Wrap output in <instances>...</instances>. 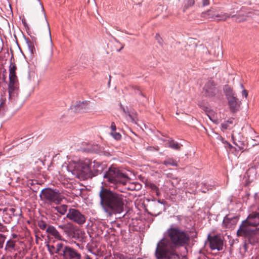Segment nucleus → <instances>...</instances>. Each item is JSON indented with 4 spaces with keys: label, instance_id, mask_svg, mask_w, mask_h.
I'll return each instance as SVG.
<instances>
[{
    "label": "nucleus",
    "instance_id": "nucleus-2",
    "mask_svg": "<svg viewBox=\"0 0 259 259\" xmlns=\"http://www.w3.org/2000/svg\"><path fill=\"white\" fill-rule=\"evenodd\" d=\"M99 197L102 209L108 217L123 211L124 196L123 195L102 186Z\"/></svg>",
    "mask_w": 259,
    "mask_h": 259
},
{
    "label": "nucleus",
    "instance_id": "nucleus-27",
    "mask_svg": "<svg viewBox=\"0 0 259 259\" xmlns=\"http://www.w3.org/2000/svg\"><path fill=\"white\" fill-rule=\"evenodd\" d=\"M231 17L233 18H235V20L237 22H240L244 21L246 20L245 17L244 16H239V15H232L231 16Z\"/></svg>",
    "mask_w": 259,
    "mask_h": 259
},
{
    "label": "nucleus",
    "instance_id": "nucleus-44",
    "mask_svg": "<svg viewBox=\"0 0 259 259\" xmlns=\"http://www.w3.org/2000/svg\"><path fill=\"white\" fill-rule=\"evenodd\" d=\"M227 122H229V124H232V123H233L232 120H228Z\"/></svg>",
    "mask_w": 259,
    "mask_h": 259
},
{
    "label": "nucleus",
    "instance_id": "nucleus-3",
    "mask_svg": "<svg viewBox=\"0 0 259 259\" xmlns=\"http://www.w3.org/2000/svg\"><path fill=\"white\" fill-rule=\"evenodd\" d=\"M259 225V211L250 213L243 221L237 231L238 237H243L248 243L254 245L259 242V228H253Z\"/></svg>",
    "mask_w": 259,
    "mask_h": 259
},
{
    "label": "nucleus",
    "instance_id": "nucleus-41",
    "mask_svg": "<svg viewBox=\"0 0 259 259\" xmlns=\"http://www.w3.org/2000/svg\"><path fill=\"white\" fill-rule=\"evenodd\" d=\"M90 170V167L89 166H85V167L84 168V171L85 172H87Z\"/></svg>",
    "mask_w": 259,
    "mask_h": 259
},
{
    "label": "nucleus",
    "instance_id": "nucleus-32",
    "mask_svg": "<svg viewBox=\"0 0 259 259\" xmlns=\"http://www.w3.org/2000/svg\"><path fill=\"white\" fill-rule=\"evenodd\" d=\"M229 126V122H225L221 124V126L223 130H227Z\"/></svg>",
    "mask_w": 259,
    "mask_h": 259
},
{
    "label": "nucleus",
    "instance_id": "nucleus-33",
    "mask_svg": "<svg viewBox=\"0 0 259 259\" xmlns=\"http://www.w3.org/2000/svg\"><path fill=\"white\" fill-rule=\"evenodd\" d=\"M210 0H200V3L202 4V6L204 7L209 4Z\"/></svg>",
    "mask_w": 259,
    "mask_h": 259
},
{
    "label": "nucleus",
    "instance_id": "nucleus-18",
    "mask_svg": "<svg viewBox=\"0 0 259 259\" xmlns=\"http://www.w3.org/2000/svg\"><path fill=\"white\" fill-rule=\"evenodd\" d=\"M58 228L63 230L65 234H69L72 231L73 225L70 223H67L66 224L59 225Z\"/></svg>",
    "mask_w": 259,
    "mask_h": 259
},
{
    "label": "nucleus",
    "instance_id": "nucleus-6",
    "mask_svg": "<svg viewBox=\"0 0 259 259\" xmlns=\"http://www.w3.org/2000/svg\"><path fill=\"white\" fill-rule=\"evenodd\" d=\"M55 252L63 259H80L81 257V254L76 250L62 243L56 245Z\"/></svg>",
    "mask_w": 259,
    "mask_h": 259
},
{
    "label": "nucleus",
    "instance_id": "nucleus-49",
    "mask_svg": "<svg viewBox=\"0 0 259 259\" xmlns=\"http://www.w3.org/2000/svg\"><path fill=\"white\" fill-rule=\"evenodd\" d=\"M110 80H109V82H108V84H110Z\"/></svg>",
    "mask_w": 259,
    "mask_h": 259
},
{
    "label": "nucleus",
    "instance_id": "nucleus-9",
    "mask_svg": "<svg viewBox=\"0 0 259 259\" xmlns=\"http://www.w3.org/2000/svg\"><path fill=\"white\" fill-rule=\"evenodd\" d=\"M157 259H181L176 250H155Z\"/></svg>",
    "mask_w": 259,
    "mask_h": 259
},
{
    "label": "nucleus",
    "instance_id": "nucleus-17",
    "mask_svg": "<svg viewBox=\"0 0 259 259\" xmlns=\"http://www.w3.org/2000/svg\"><path fill=\"white\" fill-rule=\"evenodd\" d=\"M7 231L6 226H4L0 222V255L2 254L1 249L3 248L4 243L6 238L5 235L2 233L6 232Z\"/></svg>",
    "mask_w": 259,
    "mask_h": 259
},
{
    "label": "nucleus",
    "instance_id": "nucleus-25",
    "mask_svg": "<svg viewBox=\"0 0 259 259\" xmlns=\"http://www.w3.org/2000/svg\"><path fill=\"white\" fill-rule=\"evenodd\" d=\"M15 246V242L11 239L8 240L5 246V250H9L10 249H14Z\"/></svg>",
    "mask_w": 259,
    "mask_h": 259
},
{
    "label": "nucleus",
    "instance_id": "nucleus-40",
    "mask_svg": "<svg viewBox=\"0 0 259 259\" xmlns=\"http://www.w3.org/2000/svg\"><path fill=\"white\" fill-rule=\"evenodd\" d=\"M47 22V25H48V27L49 33L50 37V39H51V33L50 28V26H49V23L48 22Z\"/></svg>",
    "mask_w": 259,
    "mask_h": 259
},
{
    "label": "nucleus",
    "instance_id": "nucleus-34",
    "mask_svg": "<svg viewBox=\"0 0 259 259\" xmlns=\"http://www.w3.org/2000/svg\"><path fill=\"white\" fill-rule=\"evenodd\" d=\"M194 0H188V3H187V6L188 7H190V6H192L194 5Z\"/></svg>",
    "mask_w": 259,
    "mask_h": 259
},
{
    "label": "nucleus",
    "instance_id": "nucleus-13",
    "mask_svg": "<svg viewBox=\"0 0 259 259\" xmlns=\"http://www.w3.org/2000/svg\"><path fill=\"white\" fill-rule=\"evenodd\" d=\"M19 91V87H8L9 100L12 103L17 101Z\"/></svg>",
    "mask_w": 259,
    "mask_h": 259
},
{
    "label": "nucleus",
    "instance_id": "nucleus-48",
    "mask_svg": "<svg viewBox=\"0 0 259 259\" xmlns=\"http://www.w3.org/2000/svg\"><path fill=\"white\" fill-rule=\"evenodd\" d=\"M240 86H241V87L242 89L243 88V85H242V84H241V85H240Z\"/></svg>",
    "mask_w": 259,
    "mask_h": 259
},
{
    "label": "nucleus",
    "instance_id": "nucleus-14",
    "mask_svg": "<svg viewBox=\"0 0 259 259\" xmlns=\"http://www.w3.org/2000/svg\"><path fill=\"white\" fill-rule=\"evenodd\" d=\"M46 232L49 235L53 236L58 240H62L63 239L59 231L53 226H49L47 228Z\"/></svg>",
    "mask_w": 259,
    "mask_h": 259
},
{
    "label": "nucleus",
    "instance_id": "nucleus-1",
    "mask_svg": "<svg viewBox=\"0 0 259 259\" xmlns=\"http://www.w3.org/2000/svg\"><path fill=\"white\" fill-rule=\"evenodd\" d=\"M190 236L187 231L171 225L157 244L156 250H176L177 247L189 244Z\"/></svg>",
    "mask_w": 259,
    "mask_h": 259
},
{
    "label": "nucleus",
    "instance_id": "nucleus-23",
    "mask_svg": "<svg viewBox=\"0 0 259 259\" xmlns=\"http://www.w3.org/2000/svg\"><path fill=\"white\" fill-rule=\"evenodd\" d=\"M26 46L27 49L31 54H33L35 51V48L34 46L33 42L31 41L29 39L27 38L26 39Z\"/></svg>",
    "mask_w": 259,
    "mask_h": 259
},
{
    "label": "nucleus",
    "instance_id": "nucleus-16",
    "mask_svg": "<svg viewBox=\"0 0 259 259\" xmlns=\"http://www.w3.org/2000/svg\"><path fill=\"white\" fill-rule=\"evenodd\" d=\"M237 217L229 218L228 215H227L224 219L223 224L224 226H225L226 228H230L237 223Z\"/></svg>",
    "mask_w": 259,
    "mask_h": 259
},
{
    "label": "nucleus",
    "instance_id": "nucleus-46",
    "mask_svg": "<svg viewBox=\"0 0 259 259\" xmlns=\"http://www.w3.org/2000/svg\"><path fill=\"white\" fill-rule=\"evenodd\" d=\"M202 192L205 193L206 192V190H202Z\"/></svg>",
    "mask_w": 259,
    "mask_h": 259
},
{
    "label": "nucleus",
    "instance_id": "nucleus-35",
    "mask_svg": "<svg viewBox=\"0 0 259 259\" xmlns=\"http://www.w3.org/2000/svg\"><path fill=\"white\" fill-rule=\"evenodd\" d=\"M155 38H156V40H157L159 44H161L162 39L160 38V37L158 34H156V35L155 36Z\"/></svg>",
    "mask_w": 259,
    "mask_h": 259
},
{
    "label": "nucleus",
    "instance_id": "nucleus-31",
    "mask_svg": "<svg viewBox=\"0 0 259 259\" xmlns=\"http://www.w3.org/2000/svg\"><path fill=\"white\" fill-rule=\"evenodd\" d=\"M150 187L154 191L157 193V194H158L159 189L155 184H151L150 185Z\"/></svg>",
    "mask_w": 259,
    "mask_h": 259
},
{
    "label": "nucleus",
    "instance_id": "nucleus-30",
    "mask_svg": "<svg viewBox=\"0 0 259 259\" xmlns=\"http://www.w3.org/2000/svg\"><path fill=\"white\" fill-rule=\"evenodd\" d=\"M38 226L42 230L47 229L48 228L47 224L43 221L38 223Z\"/></svg>",
    "mask_w": 259,
    "mask_h": 259
},
{
    "label": "nucleus",
    "instance_id": "nucleus-50",
    "mask_svg": "<svg viewBox=\"0 0 259 259\" xmlns=\"http://www.w3.org/2000/svg\"><path fill=\"white\" fill-rule=\"evenodd\" d=\"M2 106V103L1 104L0 108H1Z\"/></svg>",
    "mask_w": 259,
    "mask_h": 259
},
{
    "label": "nucleus",
    "instance_id": "nucleus-51",
    "mask_svg": "<svg viewBox=\"0 0 259 259\" xmlns=\"http://www.w3.org/2000/svg\"><path fill=\"white\" fill-rule=\"evenodd\" d=\"M88 259H91V258L89 257V258H88Z\"/></svg>",
    "mask_w": 259,
    "mask_h": 259
},
{
    "label": "nucleus",
    "instance_id": "nucleus-36",
    "mask_svg": "<svg viewBox=\"0 0 259 259\" xmlns=\"http://www.w3.org/2000/svg\"><path fill=\"white\" fill-rule=\"evenodd\" d=\"M110 128L112 132H115L116 131V125L114 122H112L111 123Z\"/></svg>",
    "mask_w": 259,
    "mask_h": 259
},
{
    "label": "nucleus",
    "instance_id": "nucleus-37",
    "mask_svg": "<svg viewBox=\"0 0 259 259\" xmlns=\"http://www.w3.org/2000/svg\"><path fill=\"white\" fill-rule=\"evenodd\" d=\"M242 95L243 96H244L246 98L248 96V92L247 90L243 89L242 92Z\"/></svg>",
    "mask_w": 259,
    "mask_h": 259
},
{
    "label": "nucleus",
    "instance_id": "nucleus-38",
    "mask_svg": "<svg viewBox=\"0 0 259 259\" xmlns=\"http://www.w3.org/2000/svg\"><path fill=\"white\" fill-rule=\"evenodd\" d=\"M141 188V185L139 183L135 185L134 188H131V190H139Z\"/></svg>",
    "mask_w": 259,
    "mask_h": 259
},
{
    "label": "nucleus",
    "instance_id": "nucleus-4",
    "mask_svg": "<svg viewBox=\"0 0 259 259\" xmlns=\"http://www.w3.org/2000/svg\"><path fill=\"white\" fill-rule=\"evenodd\" d=\"M103 178L105 183L120 192H125L126 188L123 186L129 180L128 176L123 174L118 168L112 165L104 173Z\"/></svg>",
    "mask_w": 259,
    "mask_h": 259
},
{
    "label": "nucleus",
    "instance_id": "nucleus-29",
    "mask_svg": "<svg viewBox=\"0 0 259 259\" xmlns=\"http://www.w3.org/2000/svg\"><path fill=\"white\" fill-rule=\"evenodd\" d=\"M111 135L116 140H119L121 138V135L119 133L115 132H112Z\"/></svg>",
    "mask_w": 259,
    "mask_h": 259
},
{
    "label": "nucleus",
    "instance_id": "nucleus-21",
    "mask_svg": "<svg viewBox=\"0 0 259 259\" xmlns=\"http://www.w3.org/2000/svg\"><path fill=\"white\" fill-rule=\"evenodd\" d=\"M54 209L56 210L61 215H64L67 212L68 209V206L65 204H63L59 206L54 207Z\"/></svg>",
    "mask_w": 259,
    "mask_h": 259
},
{
    "label": "nucleus",
    "instance_id": "nucleus-45",
    "mask_svg": "<svg viewBox=\"0 0 259 259\" xmlns=\"http://www.w3.org/2000/svg\"><path fill=\"white\" fill-rule=\"evenodd\" d=\"M15 209L14 208H11V209H10V211H12V212H14V211H15Z\"/></svg>",
    "mask_w": 259,
    "mask_h": 259
},
{
    "label": "nucleus",
    "instance_id": "nucleus-20",
    "mask_svg": "<svg viewBox=\"0 0 259 259\" xmlns=\"http://www.w3.org/2000/svg\"><path fill=\"white\" fill-rule=\"evenodd\" d=\"M8 87H19L18 80L17 75L9 76Z\"/></svg>",
    "mask_w": 259,
    "mask_h": 259
},
{
    "label": "nucleus",
    "instance_id": "nucleus-47",
    "mask_svg": "<svg viewBox=\"0 0 259 259\" xmlns=\"http://www.w3.org/2000/svg\"><path fill=\"white\" fill-rule=\"evenodd\" d=\"M232 138L233 140H234V137L233 135L232 136Z\"/></svg>",
    "mask_w": 259,
    "mask_h": 259
},
{
    "label": "nucleus",
    "instance_id": "nucleus-42",
    "mask_svg": "<svg viewBox=\"0 0 259 259\" xmlns=\"http://www.w3.org/2000/svg\"><path fill=\"white\" fill-rule=\"evenodd\" d=\"M147 150L152 151L153 150H157L158 149L155 148L154 147H149L147 148Z\"/></svg>",
    "mask_w": 259,
    "mask_h": 259
},
{
    "label": "nucleus",
    "instance_id": "nucleus-7",
    "mask_svg": "<svg viewBox=\"0 0 259 259\" xmlns=\"http://www.w3.org/2000/svg\"><path fill=\"white\" fill-rule=\"evenodd\" d=\"M66 217L79 226H82L86 221L85 215L75 208H69Z\"/></svg>",
    "mask_w": 259,
    "mask_h": 259
},
{
    "label": "nucleus",
    "instance_id": "nucleus-28",
    "mask_svg": "<svg viewBox=\"0 0 259 259\" xmlns=\"http://www.w3.org/2000/svg\"><path fill=\"white\" fill-rule=\"evenodd\" d=\"M123 112L126 114V116H128L132 122L135 121V117L133 116L128 111H126L123 107H122Z\"/></svg>",
    "mask_w": 259,
    "mask_h": 259
},
{
    "label": "nucleus",
    "instance_id": "nucleus-43",
    "mask_svg": "<svg viewBox=\"0 0 259 259\" xmlns=\"http://www.w3.org/2000/svg\"><path fill=\"white\" fill-rule=\"evenodd\" d=\"M12 236H13V238H16L17 237V235H16L15 234H12Z\"/></svg>",
    "mask_w": 259,
    "mask_h": 259
},
{
    "label": "nucleus",
    "instance_id": "nucleus-19",
    "mask_svg": "<svg viewBox=\"0 0 259 259\" xmlns=\"http://www.w3.org/2000/svg\"><path fill=\"white\" fill-rule=\"evenodd\" d=\"M231 16L230 14L227 13L221 12L219 13L218 12L216 21H226Z\"/></svg>",
    "mask_w": 259,
    "mask_h": 259
},
{
    "label": "nucleus",
    "instance_id": "nucleus-12",
    "mask_svg": "<svg viewBox=\"0 0 259 259\" xmlns=\"http://www.w3.org/2000/svg\"><path fill=\"white\" fill-rule=\"evenodd\" d=\"M71 110L75 112H86L89 109V103L87 101L76 102L71 106Z\"/></svg>",
    "mask_w": 259,
    "mask_h": 259
},
{
    "label": "nucleus",
    "instance_id": "nucleus-39",
    "mask_svg": "<svg viewBox=\"0 0 259 259\" xmlns=\"http://www.w3.org/2000/svg\"><path fill=\"white\" fill-rule=\"evenodd\" d=\"M48 246L50 251H51V249H56V247H55L54 245H48Z\"/></svg>",
    "mask_w": 259,
    "mask_h": 259
},
{
    "label": "nucleus",
    "instance_id": "nucleus-24",
    "mask_svg": "<svg viewBox=\"0 0 259 259\" xmlns=\"http://www.w3.org/2000/svg\"><path fill=\"white\" fill-rule=\"evenodd\" d=\"M17 67L16 64L13 62H11L9 66V76H16Z\"/></svg>",
    "mask_w": 259,
    "mask_h": 259
},
{
    "label": "nucleus",
    "instance_id": "nucleus-22",
    "mask_svg": "<svg viewBox=\"0 0 259 259\" xmlns=\"http://www.w3.org/2000/svg\"><path fill=\"white\" fill-rule=\"evenodd\" d=\"M181 145L174 140L168 141V147L176 150H179L181 149Z\"/></svg>",
    "mask_w": 259,
    "mask_h": 259
},
{
    "label": "nucleus",
    "instance_id": "nucleus-8",
    "mask_svg": "<svg viewBox=\"0 0 259 259\" xmlns=\"http://www.w3.org/2000/svg\"><path fill=\"white\" fill-rule=\"evenodd\" d=\"M207 240L211 249H217L219 251L223 249L224 241L220 235H217L212 236L209 234L207 236Z\"/></svg>",
    "mask_w": 259,
    "mask_h": 259
},
{
    "label": "nucleus",
    "instance_id": "nucleus-11",
    "mask_svg": "<svg viewBox=\"0 0 259 259\" xmlns=\"http://www.w3.org/2000/svg\"><path fill=\"white\" fill-rule=\"evenodd\" d=\"M229 90L230 93L226 94V95L228 97L229 105L231 110L233 112H235L238 110L239 107V104L237 102L238 99L234 96V94L232 92V91L230 88L229 89Z\"/></svg>",
    "mask_w": 259,
    "mask_h": 259
},
{
    "label": "nucleus",
    "instance_id": "nucleus-10",
    "mask_svg": "<svg viewBox=\"0 0 259 259\" xmlns=\"http://www.w3.org/2000/svg\"><path fill=\"white\" fill-rule=\"evenodd\" d=\"M203 91L204 95L208 97L215 96L219 92L214 81L211 79L205 84L203 88Z\"/></svg>",
    "mask_w": 259,
    "mask_h": 259
},
{
    "label": "nucleus",
    "instance_id": "nucleus-5",
    "mask_svg": "<svg viewBox=\"0 0 259 259\" xmlns=\"http://www.w3.org/2000/svg\"><path fill=\"white\" fill-rule=\"evenodd\" d=\"M39 196L41 200L49 204H52L53 203L56 204H59L63 198L59 191L50 188L42 189Z\"/></svg>",
    "mask_w": 259,
    "mask_h": 259
},
{
    "label": "nucleus",
    "instance_id": "nucleus-26",
    "mask_svg": "<svg viewBox=\"0 0 259 259\" xmlns=\"http://www.w3.org/2000/svg\"><path fill=\"white\" fill-rule=\"evenodd\" d=\"M163 163L165 165H170L177 166L178 165L177 161L172 158H169L163 161Z\"/></svg>",
    "mask_w": 259,
    "mask_h": 259
},
{
    "label": "nucleus",
    "instance_id": "nucleus-15",
    "mask_svg": "<svg viewBox=\"0 0 259 259\" xmlns=\"http://www.w3.org/2000/svg\"><path fill=\"white\" fill-rule=\"evenodd\" d=\"M219 12V9L211 8V9L208 11L203 13L202 15V17L207 19H212L216 21L217 13Z\"/></svg>",
    "mask_w": 259,
    "mask_h": 259
}]
</instances>
